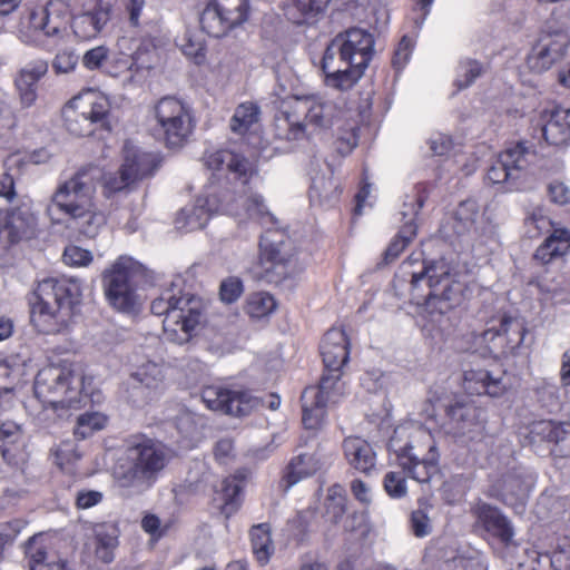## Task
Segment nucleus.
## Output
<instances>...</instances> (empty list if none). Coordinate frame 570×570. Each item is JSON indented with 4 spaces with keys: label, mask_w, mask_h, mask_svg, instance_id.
Returning <instances> with one entry per match:
<instances>
[{
    "label": "nucleus",
    "mask_w": 570,
    "mask_h": 570,
    "mask_svg": "<svg viewBox=\"0 0 570 570\" xmlns=\"http://www.w3.org/2000/svg\"><path fill=\"white\" fill-rule=\"evenodd\" d=\"M101 179L107 196L134 184L122 166L118 173L104 175L101 168L89 165L80 168L72 177L59 185L51 199L52 206L68 217V228L88 238L96 237L106 224L105 215L94 202L97 184Z\"/></svg>",
    "instance_id": "f257e3e1"
},
{
    "label": "nucleus",
    "mask_w": 570,
    "mask_h": 570,
    "mask_svg": "<svg viewBox=\"0 0 570 570\" xmlns=\"http://www.w3.org/2000/svg\"><path fill=\"white\" fill-rule=\"evenodd\" d=\"M414 261L402 264L410 276L411 301L429 314H445L461 303L463 285L456 279L453 266L445 258L423 259L419 269H409Z\"/></svg>",
    "instance_id": "f03ea898"
},
{
    "label": "nucleus",
    "mask_w": 570,
    "mask_h": 570,
    "mask_svg": "<svg viewBox=\"0 0 570 570\" xmlns=\"http://www.w3.org/2000/svg\"><path fill=\"white\" fill-rule=\"evenodd\" d=\"M325 371L317 386L306 387L301 396L306 429H317L326 416L328 402H334V394L341 380V368L348 361V341L341 328L328 330L320 345Z\"/></svg>",
    "instance_id": "7ed1b4c3"
},
{
    "label": "nucleus",
    "mask_w": 570,
    "mask_h": 570,
    "mask_svg": "<svg viewBox=\"0 0 570 570\" xmlns=\"http://www.w3.org/2000/svg\"><path fill=\"white\" fill-rule=\"evenodd\" d=\"M30 318L35 327L45 334L67 330L80 304V284L71 278H46L35 291Z\"/></svg>",
    "instance_id": "20e7f679"
},
{
    "label": "nucleus",
    "mask_w": 570,
    "mask_h": 570,
    "mask_svg": "<svg viewBox=\"0 0 570 570\" xmlns=\"http://www.w3.org/2000/svg\"><path fill=\"white\" fill-rule=\"evenodd\" d=\"M167 462L160 443L147 438L135 439L115 468V480L126 495H140L157 482Z\"/></svg>",
    "instance_id": "39448f33"
},
{
    "label": "nucleus",
    "mask_w": 570,
    "mask_h": 570,
    "mask_svg": "<svg viewBox=\"0 0 570 570\" xmlns=\"http://www.w3.org/2000/svg\"><path fill=\"white\" fill-rule=\"evenodd\" d=\"M338 107L317 96L294 97L283 117L277 119L276 127L282 129L281 139L298 140L306 135L307 127L325 130L334 126L340 114Z\"/></svg>",
    "instance_id": "423d86ee"
},
{
    "label": "nucleus",
    "mask_w": 570,
    "mask_h": 570,
    "mask_svg": "<svg viewBox=\"0 0 570 570\" xmlns=\"http://www.w3.org/2000/svg\"><path fill=\"white\" fill-rule=\"evenodd\" d=\"M259 266L261 278L274 285L301 273L295 245L284 230L268 228L261 235Z\"/></svg>",
    "instance_id": "0eeeda50"
},
{
    "label": "nucleus",
    "mask_w": 570,
    "mask_h": 570,
    "mask_svg": "<svg viewBox=\"0 0 570 570\" xmlns=\"http://www.w3.org/2000/svg\"><path fill=\"white\" fill-rule=\"evenodd\" d=\"M141 265L131 257L120 256L102 273V288L108 304L125 314H135L140 309V296L137 293L136 277Z\"/></svg>",
    "instance_id": "6e6552de"
},
{
    "label": "nucleus",
    "mask_w": 570,
    "mask_h": 570,
    "mask_svg": "<svg viewBox=\"0 0 570 570\" xmlns=\"http://www.w3.org/2000/svg\"><path fill=\"white\" fill-rule=\"evenodd\" d=\"M81 387L82 375L71 364H51L38 372L33 390L43 404L63 409L79 402Z\"/></svg>",
    "instance_id": "1a4fd4ad"
},
{
    "label": "nucleus",
    "mask_w": 570,
    "mask_h": 570,
    "mask_svg": "<svg viewBox=\"0 0 570 570\" xmlns=\"http://www.w3.org/2000/svg\"><path fill=\"white\" fill-rule=\"evenodd\" d=\"M67 130L78 137L92 135L97 129L110 130V102L92 90L73 97L63 109Z\"/></svg>",
    "instance_id": "9d476101"
},
{
    "label": "nucleus",
    "mask_w": 570,
    "mask_h": 570,
    "mask_svg": "<svg viewBox=\"0 0 570 570\" xmlns=\"http://www.w3.org/2000/svg\"><path fill=\"white\" fill-rule=\"evenodd\" d=\"M156 124L151 131L156 140L169 149H179L187 144L194 131L190 109L173 96L163 97L154 106Z\"/></svg>",
    "instance_id": "9b49d317"
},
{
    "label": "nucleus",
    "mask_w": 570,
    "mask_h": 570,
    "mask_svg": "<svg viewBox=\"0 0 570 570\" xmlns=\"http://www.w3.org/2000/svg\"><path fill=\"white\" fill-rule=\"evenodd\" d=\"M420 440L424 441L425 449L413 441L400 445L395 436L390 440L389 448L396 454L404 472L419 483H428L439 473V452L430 433L420 431L416 441Z\"/></svg>",
    "instance_id": "f8f14e48"
},
{
    "label": "nucleus",
    "mask_w": 570,
    "mask_h": 570,
    "mask_svg": "<svg viewBox=\"0 0 570 570\" xmlns=\"http://www.w3.org/2000/svg\"><path fill=\"white\" fill-rule=\"evenodd\" d=\"M206 322V304L194 295L177 296V304L167 321H163L164 332L171 342L184 344Z\"/></svg>",
    "instance_id": "ddd939ff"
},
{
    "label": "nucleus",
    "mask_w": 570,
    "mask_h": 570,
    "mask_svg": "<svg viewBox=\"0 0 570 570\" xmlns=\"http://www.w3.org/2000/svg\"><path fill=\"white\" fill-rule=\"evenodd\" d=\"M249 9L248 0H209L199 17L200 27L210 37H224L247 21Z\"/></svg>",
    "instance_id": "4468645a"
},
{
    "label": "nucleus",
    "mask_w": 570,
    "mask_h": 570,
    "mask_svg": "<svg viewBox=\"0 0 570 570\" xmlns=\"http://www.w3.org/2000/svg\"><path fill=\"white\" fill-rule=\"evenodd\" d=\"M533 153L523 142L505 148L488 169L487 177L492 184H507L511 189L517 186L530 165Z\"/></svg>",
    "instance_id": "2eb2a0df"
},
{
    "label": "nucleus",
    "mask_w": 570,
    "mask_h": 570,
    "mask_svg": "<svg viewBox=\"0 0 570 570\" xmlns=\"http://www.w3.org/2000/svg\"><path fill=\"white\" fill-rule=\"evenodd\" d=\"M203 401L207 407L224 414L244 417L261 406L264 402L247 391H235L217 386H209L203 391Z\"/></svg>",
    "instance_id": "dca6fc26"
},
{
    "label": "nucleus",
    "mask_w": 570,
    "mask_h": 570,
    "mask_svg": "<svg viewBox=\"0 0 570 570\" xmlns=\"http://www.w3.org/2000/svg\"><path fill=\"white\" fill-rule=\"evenodd\" d=\"M322 70L325 75V83L341 91L354 87L365 71L364 68L348 58L346 53L337 48H333L331 42L323 55Z\"/></svg>",
    "instance_id": "f3484780"
},
{
    "label": "nucleus",
    "mask_w": 570,
    "mask_h": 570,
    "mask_svg": "<svg viewBox=\"0 0 570 570\" xmlns=\"http://www.w3.org/2000/svg\"><path fill=\"white\" fill-rule=\"evenodd\" d=\"M451 433L462 442L481 441L485 433L484 412L471 402L455 401L445 409Z\"/></svg>",
    "instance_id": "a211bd4d"
},
{
    "label": "nucleus",
    "mask_w": 570,
    "mask_h": 570,
    "mask_svg": "<svg viewBox=\"0 0 570 570\" xmlns=\"http://www.w3.org/2000/svg\"><path fill=\"white\" fill-rule=\"evenodd\" d=\"M112 17V4L108 0H85L81 11L72 19V30L77 38H96Z\"/></svg>",
    "instance_id": "6ab92c4d"
},
{
    "label": "nucleus",
    "mask_w": 570,
    "mask_h": 570,
    "mask_svg": "<svg viewBox=\"0 0 570 570\" xmlns=\"http://www.w3.org/2000/svg\"><path fill=\"white\" fill-rule=\"evenodd\" d=\"M527 439L532 446H539L542 443L552 445L550 451L556 455L570 454V423L551 420L535 421L529 425Z\"/></svg>",
    "instance_id": "aec40b11"
},
{
    "label": "nucleus",
    "mask_w": 570,
    "mask_h": 570,
    "mask_svg": "<svg viewBox=\"0 0 570 570\" xmlns=\"http://www.w3.org/2000/svg\"><path fill=\"white\" fill-rule=\"evenodd\" d=\"M333 48L346 53L362 68L366 69L374 55V37L361 28H350L337 33L331 41Z\"/></svg>",
    "instance_id": "412c9836"
},
{
    "label": "nucleus",
    "mask_w": 570,
    "mask_h": 570,
    "mask_svg": "<svg viewBox=\"0 0 570 570\" xmlns=\"http://www.w3.org/2000/svg\"><path fill=\"white\" fill-rule=\"evenodd\" d=\"M164 381L163 368L147 362L139 366L128 380V401L135 406L148 403Z\"/></svg>",
    "instance_id": "4be33fe9"
},
{
    "label": "nucleus",
    "mask_w": 570,
    "mask_h": 570,
    "mask_svg": "<svg viewBox=\"0 0 570 570\" xmlns=\"http://www.w3.org/2000/svg\"><path fill=\"white\" fill-rule=\"evenodd\" d=\"M533 487V480L522 471L513 470L503 474L489 489V495L502 501L505 505L523 507Z\"/></svg>",
    "instance_id": "5701e85b"
},
{
    "label": "nucleus",
    "mask_w": 570,
    "mask_h": 570,
    "mask_svg": "<svg viewBox=\"0 0 570 570\" xmlns=\"http://www.w3.org/2000/svg\"><path fill=\"white\" fill-rule=\"evenodd\" d=\"M472 513L476 519L475 524L499 540L500 543L505 547L513 543L514 529L512 523L499 508L479 501L472 508Z\"/></svg>",
    "instance_id": "b1692460"
},
{
    "label": "nucleus",
    "mask_w": 570,
    "mask_h": 570,
    "mask_svg": "<svg viewBox=\"0 0 570 570\" xmlns=\"http://www.w3.org/2000/svg\"><path fill=\"white\" fill-rule=\"evenodd\" d=\"M567 47L568 37L561 31L542 36L529 56L530 67L538 72L550 69L564 56Z\"/></svg>",
    "instance_id": "393cba45"
},
{
    "label": "nucleus",
    "mask_w": 570,
    "mask_h": 570,
    "mask_svg": "<svg viewBox=\"0 0 570 570\" xmlns=\"http://www.w3.org/2000/svg\"><path fill=\"white\" fill-rule=\"evenodd\" d=\"M67 9L63 2L50 0L29 12V26L47 37L59 36L66 26Z\"/></svg>",
    "instance_id": "a878e982"
},
{
    "label": "nucleus",
    "mask_w": 570,
    "mask_h": 570,
    "mask_svg": "<svg viewBox=\"0 0 570 570\" xmlns=\"http://www.w3.org/2000/svg\"><path fill=\"white\" fill-rule=\"evenodd\" d=\"M48 72V62L37 59L22 67L14 78V88L22 108H30L38 98V82Z\"/></svg>",
    "instance_id": "bb28decb"
},
{
    "label": "nucleus",
    "mask_w": 570,
    "mask_h": 570,
    "mask_svg": "<svg viewBox=\"0 0 570 570\" xmlns=\"http://www.w3.org/2000/svg\"><path fill=\"white\" fill-rule=\"evenodd\" d=\"M1 220L10 246L35 235L37 218L28 207H14L1 213Z\"/></svg>",
    "instance_id": "cd10ccee"
},
{
    "label": "nucleus",
    "mask_w": 570,
    "mask_h": 570,
    "mask_svg": "<svg viewBox=\"0 0 570 570\" xmlns=\"http://www.w3.org/2000/svg\"><path fill=\"white\" fill-rule=\"evenodd\" d=\"M463 384L470 394H488L490 396H500L507 389L504 373H494L488 370H469L464 372Z\"/></svg>",
    "instance_id": "c85d7f7f"
},
{
    "label": "nucleus",
    "mask_w": 570,
    "mask_h": 570,
    "mask_svg": "<svg viewBox=\"0 0 570 570\" xmlns=\"http://www.w3.org/2000/svg\"><path fill=\"white\" fill-rule=\"evenodd\" d=\"M41 534H35L24 544L30 570H72L65 559L49 553Z\"/></svg>",
    "instance_id": "c756f323"
},
{
    "label": "nucleus",
    "mask_w": 570,
    "mask_h": 570,
    "mask_svg": "<svg viewBox=\"0 0 570 570\" xmlns=\"http://www.w3.org/2000/svg\"><path fill=\"white\" fill-rule=\"evenodd\" d=\"M205 166L213 171H228L238 178H247L253 173V164L240 154L220 149L205 156Z\"/></svg>",
    "instance_id": "7c9ffc66"
},
{
    "label": "nucleus",
    "mask_w": 570,
    "mask_h": 570,
    "mask_svg": "<svg viewBox=\"0 0 570 570\" xmlns=\"http://www.w3.org/2000/svg\"><path fill=\"white\" fill-rule=\"evenodd\" d=\"M343 451L348 464L355 470L370 474L376 464V454L372 445L358 438L350 436L343 442Z\"/></svg>",
    "instance_id": "2f4dec72"
},
{
    "label": "nucleus",
    "mask_w": 570,
    "mask_h": 570,
    "mask_svg": "<svg viewBox=\"0 0 570 570\" xmlns=\"http://www.w3.org/2000/svg\"><path fill=\"white\" fill-rule=\"evenodd\" d=\"M214 208L207 197H198L194 205L183 208L175 219L176 228L186 233L202 229L208 223Z\"/></svg>",
    "instance_id": "473e14b6"
},
{
    "label": "nucleus",
    "mask_w": 570,
    "mask_h": 570,
    "mask_svg": "<svg viewBox=\"0 0 570 570\" xmlns=\"http://www.w3.org/2000/svg\"><path fill=\"white\" fill-rule=\"evenodd\" d=\"M318 469L320 463L314 454H298L286 465L279 488L286 492L301 480L312 476Z\"/></svg>",
    "instance_id": "72a5a7b5"
},
{
    "label": "nucleus",
    "mask_w": 570,
    "mask_h": 570,
    "mask_svg": "<svg viewBox=\"0 0 570 570\" xmlns=\"http://www.w3.org/2000/svg\"><path fill=\"white\" fill-rule=\"evenodd\" d=\"M159 164L160 158L156 154L140 149H126L122 167L127 169L131 180L135 183L151 176L159 167Z\"/></svg>",
    "instance_id": "f704fd0d"
},
{
    "label": "nucleus",
    "mask_w": 570,
    "mask_h": 570,
    "mask_svg": "<svg viewBox=\"0 0 570 570\" xmlns=\"http://www.w3.org/2000/svg\"><path fill=\"white\" fill-rule=\"evenodd\" d=\"M542 135L549 145H567L570 141V109H554L542 127Z\"/></svg>",
    "instance_id": "c9c22d12"
},
{
    "label": "nucleus",
    "mask_w": 570,
    "mask_h": 570,
    "mask_svg": "<svg viewBox=\"0 0 570 570\" xmlns=\"http://www.w3.org/2000/svg\"><path fill=\"white\" fill-rule=\"evenodd\" d=\"M503 331H505L507 360L527 358L528 347L524 345V337L528 330L524 323L517 317L503 315Z\"/></svg>",
    "instance_id": "e433bc0d"
},
{
    "label": "nucleus",
    "mask_w": 570,
    "mask_h": 570,
    "mask_svg": "<svg viewBox=\"0 0 570 570\" xmlns=\"http://www.w3.org/2000/svg\"><path fill=\"white\" fill-rule=\"evenodd\" d=\"M570 252V232L564 228L554 229L552 234L540 245L534 258L542 264H548L557 257H561Z\"/></svg>",
    "instance_id": "4c0bfd02"
},
{
    "label": "nucleus",
    "mask_w": 570,
    "mask_h": 570,
    "mask_svg": "<svg viewBox=\"0 0 570 570\" xmlns=\"http://www.w3.org/2000/svg\"><path fill=\"white\" fill-rule=\"evenodd\" d=\"M119 529L111 523L98 524L95 528L96 556L105 563L115 559V550L118 547Z\"/></svg>",
    "instance_id": "58836bf2"
},
{
    "label": "nucleus",
    "mask_w": 570,
    "mask_h": 570,
    "mask_svg": "<svg viewBox=\"0 0 570 570\" xmlns=\"http://www.w3.org/2000/svg\"><path fill=\"white\" fill-rule=\"evenodd\" d=\"M21 425L13 421H6L0 426V454L8 464L16 463V449L12 448L22 441Z\"/></svg>",
    "instance_id": "ea45409f"
},
{
    "label": "nucleus",
    "mask_w": 570,
    "mask_h": 570,
    "mask_svg": "<svg viewBox=\"0 0 570 570\" xmlns=\"http://www.w3.org/2000/svg\"><path fill=\"white\" fill-rule=\"evenodd\" d=\"M24 161L14 156H9L2 164L3 171L0 174V197L8 203H12L17 197L16 190V176L20 174V170Z\"/></svg>",
    "instance_id": "a19ab883"
},
{
    "label": "nucleus",
    "mask_w": 570,
    "mask_h": 570,
    "mask_svg": "<svg viewBox=\"0 0 570 570\" xmlns=\"http://www.w3.org/2000/svg\"><path fill=\"white\" fill-rule=\"evenodd\" d=\"M338 184L332 177L317 176L309 188V199L321 206H332L340 196Z\"/></svg>",
    "instance_id": "79ce46f5"
},
{
    "label": "nucleus",
    "mask_w": 570,
    "mask_h": 570,
    "mask_svg": "<svg viewBox=\"0 0 570 570\" xmlns=\"http://www.w3.org/2000/svg\"><path fill=\"white\" fill-rule=\"evenodd\" d=\"M259 107L254 102L240 104L230 119V130L239 136L246 135L258 122Z\"/></svg>",
    "instance_id": "37998d69"
},
{
    "label": "nucleus",
    "mask_w": 570,
    "mask_h": 570,
    "mask_svg": "<svg viewBox=\"0 0 570 570\" xmlns=\"http://www.w3.org/2000/svg\"><path fill=\"white\" fill-rule=\"evenodd\" d=\"M416 504V509L412 511L410 517V528L416 538H424L432 532V522L429 514L433 505L428 497L419 498Z\"/></svg>",
    "instance_id": "c03bdc74"
},
{
    "label": "nucleus",
    "mask_w": 570,
    "mask_h": 570,
    "mask_svg": "<svg viewBox=\"0 0 570 570\" xmlns=\"http://www.w3.org/2000/svg\"><path fill=\"white\" fill-rule=\"evenodd\" d=\"M481 344H483L491 356L494 358L507 360V342L505 331H503V316L499 321V325H493L480 335Z\"/></svg>",
    "instance_id": "a18cd8bd"
},
{
    "label": "nucleus",
    "mask_w": 570,
    "mask_h": 570,
    "mask_svg": "<svg viewBox=\"0 0 570 570\" xmlns=\"http://www.w3.org/2000/svg\"><path fill=\"white\" fill-rule=\"evenodd\" d=\"M253 553L261 564L268 562L273 553L269 528L266 523L254 525L250 530Z\"/></svg>",
    "instance_id": "49530a36"
},
{
    "label": "nucleus",
    "mask_w": 570,
    "mask_h": 570,
    "mask_svg": "<svg viewBox=\"0 0 570 570\" xmlns=\"http://www.w3.org/2000/svg\"><path fill=\"white\" fill-rule=\"evenodd\" d=\"M416 228V225L413 224H406L401 227L395 238L390 243L387 248L384 250L383 263L385 265H389L392 262H394L399 257V255L405 249L409 243L415 237Z\"/></svg>",
    "instance_id": "de8ad7c7"
},
{
    "label": "nucleus",
    "mask_w": 570,
    "mask_h": 570,
    "mask_svg": "<svg viewBox=\"0 0 570 570\" xmlns=\"http://www.w3.org/2000/svg\"><path fill=\"white\" fill-rule=\"evenodd\" d=\"M538 562L549 564L552 570H570V539H560L554 551L540 554Z\"/></svg>",
    "instance_id": "09e8293b"
},
{
    "label": "nucleus",
    "mask_w": 570,
    "mask_h": 570,
    "mask_svg": "<svg viewBox=\"0 0 570 570\" xmlns=\"http://www.w3.org/2000/svg\"><path fill=\"white\" fill-rule=\"evenodd\" d=\"M106 423L107 417L104 414L99 412H86L78 416L73 434L77 439L85 440L95 432L102 430Z\"/></svg>",
    "instance_id": "8fccbe9b"
},
{
    "label": "nucleus",
    "mask_w": 570,
    "mask_h": 570,
    "mask_svg": "<svg viewBox=\"0 0 570 570\" xmlns=\"http://www.w3.org/2000/svg\"><path fill=\"white\" fill-rule=\"evenodd\" d=\"M276 308L274 297L267 292H257L248 296L245 306L246 313L253 318L269 315Z\"/></svg>",
    "instance_id": "3c124183"
},
{
    "label": "nucleus",
    "mask_w": 570,
    "mask_h": 570,
    "mask_svg": "<svg viewBox=\"0 0 570 570\" xmlns=\"http://www.w3.org/2000/svg\"><path fill=\"white\" fill-rule=\"evenodd\" d=\"M428 199V193L425 187L419 186L415 189L413 195H407L406 199L403 203V208L401 210V215L403 217L404 224H415V219L419 215L420 209L424 206Z\"/></svg>",
    "instance_id": "603ef678"
},
{
    "label": "nucleus",
    "mask_w": 570,
    "mask_h": 570,
    "mask_svg": "<svg viewBox=\"0 0 570 570\" xmlns=\"http://www.w3.org/2000/svg\"><path fill=\"white\" fill-rule=\"evenodd\" d=\"M249 218L257 220L261 225L276 224L275 216L268 210L261 195L249 196L244 204Z\"/></svg>",
    "instance_id": "864d4df0"
},
{
    "label": "nucleus",
    "mask_w": 570,
    "mask_h": 570,
    "mask_svg": "<svg viewBox=\"0 0 570 570\" xmlns=\"http://www.w3.org/2000/svg\"><path fill=\"white\" fill-rule=\"evenodd\" d=\"M483 72L481 62L474 59L461 60L458 67L455 85L459 89L470 87Z\"/></svg>",
    "instance_id": "5fc2aeb1"
},
{
    "label": "nucleus",
    "mask_w": 570,
    "mask_h": 570,
    "mask_svg": "<svg viewBox=\"0 0 570 570\" xmlns=\"http://www.w3.org/2000/svg\"><path fill=\"white\" fill-rule=\"evenodd\" d=\"M154 46L149 41H142L131 55L129 70L139 73L153 68Z\"/></svg>",
    "instance_id": "6e6d98bb"
},
{
    "label": "nucleus",
    "mask_w": 570,
    "mask_h": 570,
    "mask_svg": "<svg viewBox=\"0 0 570 570\" xmlns=\"http://www.w3.org/2000/svg\"><path fill=\"white\" fill-rule=\"evenodd\" d=\"M384 490L392 499H402L407 494L404 471H390L383 480Z\"/></svg>",
    "instance_id": "4d7b16f0"
},
{
    "label": "nucleus",
    "mask_w": 570,
    "mask_h": 570,
    "mask_svg": "<svg viewBox=\"0 0 570 570\" xmlns=\"http://www.w3.org/2000/svg\"><path fill=\"white\" fill-rule=\"evenodd\" d=\"M175 304H177V295L173 289H166L151 302L150 311L155 315L165 316L164 321H167Z\"/></svg>",
    "instance_id": "13d9d810"
},
{
    "label": "nucleus",
    "mask_w": 570,
    "mask_h": 570,
    "mask_svg": "<svg viewBox=\"0 0 570 570\" xmlns=\"http://www.w3.org/2000/svg\"><path fill=\"white\" fill-rule=\"evenodd\" d=\"M243 291L244 286L242 279L236 276H230L220 283L219 296L224 303L232 304L240 297Z\"/></svg>",
    "instance_id": "bf43d9fd"
},
{
    "label": "nucleus",
    "mask_w": 570,
    "mask_h": 570,
    "mask_svg": "<svg viewBox=\"0 0 570 570\" xmlns=\"http://www.w3.org/2000/svg\"><path fill=\"white\" fill-rule=\"evenodd\" d=\"M108 57L109 49L105 46H98L85 52L82 65L89 70L99 69L107 61Z\"/></svg>",
    "instance_id": "052dcab7"
},
{
    "label": "nucleus",
    "mask_w": 570,
    "mask_h": 570,
    "mask_svg": "<svg viewBox=\"0 0 570 570\" xmlns=\"http://www.w3.org/2000/svg\"><path fill=\"white\" fill-rule=\"evenodd\" d=\"M63 261L71 266H87L92 261L91 252L79 246H68L63 252Z\"/></svg>",
    "instance_id": "680f3d73"
},
{
    "label": "nucleus",
    "mask_w": 570,
    "mask_h": 570,
    "mask_svg": "<svg viewBox=\"0 0 570 570\" xmlns=\"http://www.w3.org/2000/svg\"><path fill=\"white\" fill-rule=\"evenodd\" d=\"M78 63V56L72 50H62L53 59L52 68L56 73H68Z\"/></svg>",
    "instance_id": "e2e57ef3"
},
{
    "label": "nucleus",
    "mask_w": 570,
    "mask_h": 570,
    "mask_svg": "<svg viewBox=\"0 0 570 570\" xmlns=\"http://www.w3.org/2000/svg\"><path fill=\"white\" fill-rule=\"evenodd\" d=\"M26 524V521L21 519H14L0 524V546L12 543Z\"/></svg>",
    "instance_id": "0e129e2a"
},
{
    "label": "nucleus",
    "mask_w": 570,
    "mask_h": 570,
    "mask_svg": "<svg viewBox=\"0 0 570 570\" xmlns=\"http://www.w3.org/2000/svg\"><path fill=\"white\" fill-rule=\"evenodd\" d=\"M455 216L459 220L463 222L464 227L470 228L474 223L478 216V206L473 200L462 202L456 212Z\"/></svg>",
    "instance_id": "69168bd1"
},
{
    "label": "nucleus",
    "mask_w": 570,
    "mask_h": 570,
    "mask_svg": "<svg viewBox=\"0 0 570 570\" xmlns=\"http://www.w3.org/2000/svg\"><path fill=\"white\" fill-rule=\"evenodd\" d=\"M387 377L380 371L366 372L362 377V385L370 392H377L384 387Z\"/></svg>",
    "instance_id": "338daca9"
},
{
    "label": "nucleus",
    "mask_w": 570,
    "mask_h": 570,
    "mask_svg": "<svg viewBox=\"0 0 570 570\" xmlns=\"http://www.w3.org/2000/svg\"><path fill=\"white\" fill-rule=\"evenodd\" d=\"M430 148L436 156L449 154L453 147L452 138L444 134H436L430 139Z\"/></svg>",
    "instance_id": "774afa93"
}]
</instances>
